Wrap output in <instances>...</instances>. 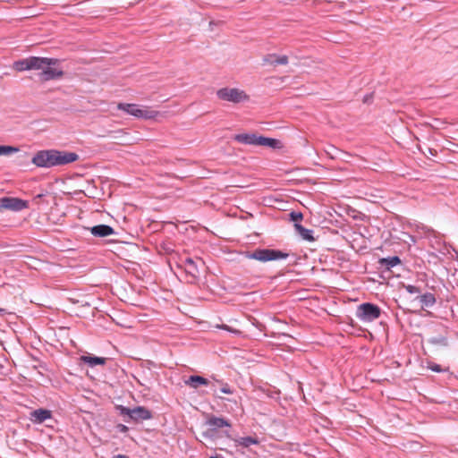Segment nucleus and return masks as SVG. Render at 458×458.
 Wrapping results in <instances>:
<instances>
[{
    "mask_svg": "<svg viewBox=\"0 0 458 458\" xmlns=\"http://www.w3.org/2000/svg\"><path fill=\"white\" fill-rule=\"evenodd\" d=\"M79 159L75 152L61 151L57 149H47L38 151L32 157V164L38 167L49 168L53 166L65 165Z\"/></svg>",
    "mask_w": 458,
    "mask_h": 458,
    "instance_id": "obj_1",
    "label": "nucleus"
},
{
    "mask_svg": "<svg viewBox=\"0 0 458 458\" xmlns=\"http://www.w3.org/2000/svg\"><path fill=\"white\" fill-rule=\"evenodd\" d=\"M289 253L275 249H256L253 251H247L245 257L250 259H256L261 262L284 259Z\"/></svg>",
    "mask_w": 458,
    "mask_h": 458,
    "instance_id": "obj_2",
    "label": "nucleus"
},
{
    "mask_svg": "<svg viewBox=\"0 0 458 458\" xmlns=\"http://www.w3.org/2000/svg\"><path fill=\"white\" fill-rule=\"evenodd\" d=\"M117 108L128 114L145 120L155 119L160 114L158 111L150 109L147 106H140L137 104L119 103Z\"/></svg>",
    "mask_w": 458,
    "mask_h": 458,
    "instance_id": "obj_3",
    "label": "nucleus"
},
{
    "mask_svg": "<svg viewBox=\"0 0 458 458\" xmlns=\"http://www.w3.org/2000/svg\"><path fill=\"white\" fill-rule=\"evenodd\" d=\"M41 59L45 61L41 64L42 67L38 69L41 70L39 77L42 81L55 80L64 76L63 70L55 67L60 62L59 59L47 57H41Z\"/></svg>",
    "mask_w": 458,
    "mask_h": 458,
    "instance_id": "obj_4",
    "label": "nucleus"
},
{
    "mask_svg": "<svg viewBox=\"0 0 458 458\" xmlns=\"http://www.w3.org/2000/svg\"><path fill=\"white\" fill-rule=\"evenodd\" d=\"M116 409L119 411L120 415L128 418L124 420L126 422H130L131 420H147L152 418V412L143 406H137L133 409H130L123 405H119Z\"/></svg>",
    "mask_w": 458,
    "mask_h": 458,
    "instance_id": "obj_5",
    "label": "nucleus"
},
{
    "mask_svg": "<svg viewBox=\"0 0 458 458\" xmlns=\"http://www.w3.org/2000/svg\"><path fill=\"white\" fill-rule=\"evenodd\" d=\"M216 96L221 100L234 104L249 100L245 91L237 88H222L216 91Z\"/></svg>",
    "mask_w": 458,
    "mask_h": 458,
    "instance_id": "obj_6",
    "label": "nucleus"
},
{
    "mask_svg": "<svg viewBox=\"0 0 458 458\" xmlns=\"http://www.w3.org/2000/svg\"><path fill=\"white\" fill-rule=\"evenodd\" d=\"M380 315V308L369 302L359 305L356 311V317L362 322H372L377 319Z\"/></svg>",
    "mask_w": 458,
    "mask_h": 458,
    "instance_id": "obj_7",
    "label": "nucleus"
},
{
    "mask_svg": "<svg viewBox=\"0 0 458 458\" xmlns=\"http://www.w3.org/2000/svg\"><path fill=\"white\" fill-rule=\"evenodd\" d=\"M45 61L38 56H30L28 58L15 61L13 68L17 72H24L30 70H38L42 67L41 64Z\"/></svg>",
    "mask_w": 458,
    "mask_h": 458,
    "instance_id": "obj_8",
    "label": "nucleus"
},
{
    "mask_svg": "<svg viewBox=\"0 0 458 458\" xmlns=\"http://www.w3.org/2000/svg\"><path fill=\"white\" fill-rule=\"evenodd\" d=\"M29 208V202L15 197H4L0 199V212L4 209L18 212Z\"/></svg>",
    "mask_w": 458,
    "mask_h": 458,
    "instance_id": "obj_9",
    "label": "nucleus"
},
{
    "mask_svg": "<svg viewBox=\"0 0 458 458\" xmlns=\"http://www.w3.org/2000/svg\"><path fill=\"white\" fill-rule=\"evenodd\" d=\"M435 330L438 335L429 337L428 343L436 346L446 347L448 345L447 327L444 325H438Z\"/></svg>",
    "mask_w": 458,
    "mask_h": 458,
    "instance_id": "obj_10",
    "label": "nucleus"
},
{
    "mask_svg": "<svg viewBox=\"0 0 458 458\" xmlns=\"http://www.w3.org/2000/svg\"><path fill=\"white\" fill-rule=\"evenodd\" d=\"M181 267L184 268L185 272L192 278L196 280L199 277V271L197 262L191 258H186L182 260Z\"/></svg>",
    "mask_w": 458,
    "mask_h": 458,
    "instance_id": "obj_11",
    "label": "nucleus"
},
{
    "mask_svg": "<svg viewBox=\"0 0 458 458\" xmlns=\"http://www.w3.org/2000/svg\"><path fill=\"white\" fill-rule=\"evenodd\" d=\"M260 138L261 136L255 133H240L236 134L233 139L239 143L259 146V142Z\"/></svg>",
    "mask_w": 458,
    "mask_h": 458,
    "instance_id": "obj_12",
    "label": "nucleus"
},
{
    "mask_svg": "<svg viewBox=\"0 0 458 458\" xmlns=\"http://www.w3.org/2000/svg\"><path fill=\"white\" fill-rule=\"evenodd\" d=\"M89 229L95 237H106L114 233L113 227L107 225H98Z\"/></svg>",
    "mask_w": 458,
    "mask_h": 458,
    "instance_id": "obj_13",
    "label": "nucleus"
},
{
    "mask_svg": "<svg viewBox=\"0 0 458 458\" xmlns=\"http://www.w3.org/2000/svg\"><path fill=\"white\" fill-rule=\"evenodd\" d=\"M207 425L211 428V429L222 428L225 427H231V423L229 420H225L222 417L211 416L207 420Z\"/></svg>",
    "mask_w": 458,
    "mask_h": 458,
    "instance_id": "obj_14",
    "label": "nucleus"
},
{
    "mask_svg": "<svg viewBox=\"0 0 458 458\" xmlns=\"http://www.w3.org/2000/svg\"><path fill=\"white\" fill-rule=\"evenodd\" d=\"M49 418H51V411L46 409H38L30 413V420L34 423H42Z\"/></svg>",
    "mask_w": 458,
    "mask_h": 458,
    "instance_id": "obj_15",
    "label": "nucleus"
},
{
    "mask_svg": "<svg viewBox=\"0 0 458 458\" xmlns=\"http://www.w3.org/2000/svg\"><path fill=\"white\" fill-rule=\"evenodd\" d=\"M264 64H269L272 65H285L288 64V56L287 55H276L275 54L267 55L263 57Z\"/></svg>",
    "mask_w": 458,
    "mask_h": 458,
    "instance_id": "obj_16",
    "label": "nucleus"
},
{
    "mask_svg": "<svg viewBox=\"0 0 458 458\" xmlns=\"http://www.w3.org/2000/svg\"><path fill=\"white\" fill-rule=\"evenodd\" d=\"M184 383L186 386L197 389L199 386H208L209 381L201 376L192 375L190 376L189 378L184 381Z\"/></svg>",
    "mask_w": 458,
    "mask_h": 458,
    "instance_id": "obj_17",
    "label": "nucleus"
},
{
    "mask_svg": "<svg viewBox=\"0 0 458 458\" xmlns=\"http://www.w3.org/2000/svg\"><path fill=\"white\" fill-rule=\"evenodd\" d=\"M294 228L298 234L305 241L314 242L313 231L303 227L301 224H294Z\"/></svg>",
    "mask_w": 458,
    "mask_h": 458,
    "instance_id": "obj_18",
    "label": "nucleus"
},
{
    "mask_svg": "<svg viewBox=\"0 0 458 458\" xmlns=\"http://www.w3.org/2000/svg\"><path fill=\"white\" fill-rule=\"evenodd\" d=\"M417 299L421 303L422 308H429L436 303L435 295L431 293H426L424 294L419 295Z\"/></svg>",
    "mask_w": 458,
    "mask_h": 458,
    "instance_id": "obj_19",
    "label": "nucleus"
},
{
    "mask_svg": "<svg viewBox=\"0 0 458 458\" xmlns=\"http://www.w3.org/2000/svg\"><path fill=\"white\" fill-rule=\"evenodd\" d=\"M81 360L84 363L89 364L90 367H94L97 365H105L106 362V358L96 357V356L83 355L81 357Z\"/></svg>",
    "mask_w": 458,
    "mask_h": 458,
    "instance_id": "obj_20",
    "label": "nucleus"
},
{
    "mask_svg": "<svg viewBox=\"0 0 458 458\" xmlns=\"http://www.w3.org/2000/svg\"><path fill=\"white\" fill-rule=\"evenodd\" d=\"M236 445H241L242 447H250L252 445H258L259 443L258 437H244L234 439Z\"/></svg>",
    "mask_w": 458,
    "mask_h": 458,
    "instance_id": "obj_21",
    "label": "nucleus"
},
{
    "mask_svg": "<svg viewBox=\"0 0 458 458\" xmlns=\"http://www.w3.org/2000/svg\"><path fill=\"white\" fill-rule=\"evenodd\" d=\"M259 143V146H267V147H270L272 148H279V145H280L279 140H277L276 139H272V138L264 137V136H261Z\"/></svg>",
    "mask_w": 458,
    "mask_h": 458,
    "instance_id": "obj_22",
    "label": "nucleus"
},
{
    "mask_svg": "<svg viewBox=\"0 0 458 458\" xmlns=\"http://www.w3.org/2000/svg\"><path fill=\"white\" fill-rule=\"evenodd\" d=\"M400 262L401 260L397 256L384 258L380 259V264L385 266L387 269L396 266Z\"/></svg>",
    "mask_w": 458,
    "mask_h": 458,
    "instance_id": "obj_23",
    "label": "nucleus"
},
{
    "mask_svg": "<svg viewBox=\"0 0 458 458\" xmlns=\"http://www.w3.org/2000/svg\"><path fill=\"white\" fill-rule=\"evenodd\" d=\"M19 151V148L12 146H0V156L11 155Z\"/></svg>",
    "mask_w": 458,
    "mask_h": 458,
    "instance_id": "obj_24",
    "label": "nucleus"
},
{
    "mask_svg": "<svg viewBox=\"0 0 458 458\" xmlns=\"http://www.w3.org/2000/svg\"><path fill=\"white\" fill-rule=\"evenodd\" d=\"M290 217L291 220L296 224L302 220L303 215L301 212H291Z\"/></svg>",
    "mask_w": 458,
    "mask_h": 458,
    "instance_id": "obj_25",
    "label": "nucleus"
},
{
    "mask_svg": "<svg viewBox=\"0 0 458 458\" xmlns=\"http://www.w3.org/2000/svg\"><path fill=\"white\" fill-rule=\"evenodd\" d=\"M404 289L411 294L420 293V290L419 287L411 284L403 285Z\"/></svg>",
    "mask_w": 458,
    "mask_h": 458,
    "instance_id": "obj_26",
    "label": "nucleus"
},
{
    "mask_svg": "<svg viewBox=\"0 0 458 458\" xmlns=\"http://www.w3.org/2000/svg\"><path fill=\"white\" fill-rule=\"evenodd\" d=\"M220 391L224 394H231L233 393V389L229 386L227 383H223L220 388Z\"/></svg>",
    "mask_w": 458,
    "mask_h": 458,
    "instance_id": "obj_27",
    "label": "nucleus"
},
{
    "mask_svg": "<svg viewBox=\"0 0 458 458\" xmlns=\"http://www.w3.org/2000/svg\"><path fill=\"white\" fill-rule=\"evenodd\" d=\"M218 328H221V329H225V330H227L231 333H233L235 335H240L241 334V331L238 330V329H233V328H231L230 327H228L227 325H220V326H217Z\"/></svg>",
    "mask_w": 458,
    "mask_h": 458,
    "instance_id": "obj_28",
    "label": "nucleus"
},
{
    "mask_svg": "<svg viewBox=\"0 0 458 458\" xmlns=\"http://www.w3.org/2000/svg\"><path fill=\"white\" fill-rule=\"evenodd\" d=\"M116 429L121 433H126L129 430L128 427L123 424H118Z\"/></svg>",
    "mask_w": 458,
    "mask_h": 458,
    "instance_id": "obj_29",
    "label": "nucleus"
},
{
    "mask_svg": "<svg viewBox=\"0 0 458 458\" xmlns=\"http://www.w3.org/2000/svg\"><path fill=\"white\" fill-rule=\"evenodd\" d=\"M430 369L432 371H435V372H441L442 371V369H441L440 365H438V364H435V365L431 366Z\"/></svg>",
    "mask_w": 458,
    "mask_h": 458,
    "instance_id": "obj_30",
    "label": "nucleus"
},
{
    "mask_svg": "<svg viewBox=\"0 0 458 458\" xmlns=\"http://www.w3.org/2000/svg\"><path fill=\"white\" fill-rule=\"evenodd\" d=\"M44 196V194H38L37 196L34 197L33 199V201L36 202V203H38V200L41 199V198Z\"/></svg>",
    "mask_w": 458,
    "mask_h": 458,
    "instance_id": "obj_31",
    "label": "nucleus"
},
{
    "mask_svg": "<svg viewBox=\"0 0 458 458\" xmlns=\"http://www.w3.org/2000/svg\"><path fill=\"white\" fill-rule=\"evenodd\" d=\"M112 458H129V457L126 455H123V454H117V455L113 456Z\"/></svg>",
    "mask_w": 458,
    "mask_h": 458,
    "instance_id": "obj_32",
    "label": "nucleus"
},
{
    "mask_svg": "<svg viewBox=\"0 0 458 458\" xmlns=\"http://www.w3.org/2000/svg\"><path fill=\"white\" fill-rule=\"evenodd\" d=\"M4 313V310L0 308V315H3Z\"/></svg>",
    "mask_w": 458,
    "mask_h": 458,
    "instance_id": "obj_33",
    "label": "nucleus"
},
{
    "mask_svg": "<svg viewBox=\"0 0 458 458\" xmlns=\"http://www.w3.org/2000/svg\"><path fill=\"white\" fill-rule=\"evenodd\" d=\"M210 458H222V457L216 455V456H211Z\"/></svg>",
    "mask_w": 458,
    "mask_h": 458,
    "instance_id": "obj_34",
    "label": "nucleus"
},
{
    "mask_svg": "<svg viewBox=\"0 0 458 458\" xmlns=\"http://www.w3.org/2000/svg\"><path fill=\"white\" fill-rule=\"evenodd\" d=\"M203 436H204V437H208V433H203Z\"/></svg>",
    "mask_w": 458,
    "mask_h": 458,
    "instance_id": "obj_35",
    "label": "nucleus"
}]
</instances>
